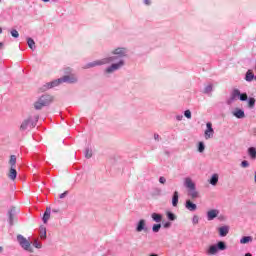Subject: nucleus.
Returning a JSON list of instances; mask_svg holds the SVG:
<instances>
[{
  "mask_svg": "<svg viewBox=\"0 0 256 256\" xmlns=\"http://www.w3.org/2000/svg\"><path fill=\"white\" fill-rule=\"evenodd\" d=\"M255 79V74H253V70H248L245 74V81L251 83Z\"/></svg>",
  "mask_w": 256,
  "mask_h": 256,
  "instance_id": "17",
  "label": "nucleus"
},
{
  "mask_svg": "<svg viewBox=\"0 0 256 256\" xmlns=\"http://www.w3.org/2000/svg\"><path fill=\"white\" fill-rule=\"evenodd\" d=\"M183 185L185 189H187L188 195L189 197H191V199H198L199 192L197 191V186L195 185V182H193V179H191V177L184 178Z\"/></svg>",
  "mask_w": 256,
  "mask_h": 256,
  "instance_id": "3",
  "label": "nucleus"
},
{
  "mask_svg": "<svg viewBox=\"0 0 256 256\" xmlns=\"http://www.w3.org/2000/svg\"><path fill=\"white\" fill-rule=\"evenodd\" d=\"M161 230V224H154L152 227V231L153 233H159V231Z\"/></svg>",
  "mask_w": 256,
  "mask_h": 256,
  "instance_id": "31",
  "label": "nucleus"
},
{
  "mask_svg": "<svg viewBox=\"0 0 256 256\" xmlns=\"http://www.w3.org/2000/svg\"><path fill=\"white\" fill-rule=\"evenodd\" d=\"M254 79L256 80V76H254Z\"/></svg>",
  "mask_w": 256,
  "mask_h": 256,
  "instance_id": "52",
  "label": "nucleus"
},
{
  "mask_svg": "<svg viewBox=\"0 0 256 256\" xmlns=\"http://www.w3.org/2000/svg\"><path fill=\"white\" fill-rule=\"evenodd\" d=\"M39 235L40 239H42L43 241L47 239V228H45V226H40Z\"/></svg>",
  "mask_w": 256,
  "mask_h": 256,
  "instance_id": "18",
  "label": "nucleus"
},
{
  "mask_svg": "<svg viewBox=\"0 0 256 256\" xmlns=\"http://www.w3.org/2000/svg\"><path fill=\"white\" fill-rule=\"evenodd\" d=\"M38 121H39V115L28 117L20 125V131H27V129L35 128L37 126Z\"/></svg>",
  "mask_w": 256,
  "mask_h": 256,
  "instance_id": "4",
  "label": "nucleus"
},
{
  "mask_svg": "<svg viewBox=\"0 0 256 256\" xmlns=\"http://www.w3.org/2000/svg\"><path fill=\"white\" fill-rule=\"evenodd\" d=\"M254 181H255V183H256V171H255V175H254Z\"/></svg>",
  "mask_w": 256,
  "mask_h": 256,
  "instance_id": "49",
  "label": "nucleus"
},
{
  "mask_svg": "<svg viewBox=\"0 0 256 256\" xmlns=\"http://www.w3.org/2000/svg\"><path fill=\"white\" fill-rule=\"evenodd\" d=\"M207 220L213 221L214 219H217L219 217V210L218 209H211L207 212Z\"/></svg>",
  "mask_w": 256,
  "mask_h": 256,
  "instance_id": "11",
  "label": "nucleus"
},
{
  "mask_svg": "<svg viewBox=\"0 0 256 256\" xmlns=\"http://www.w3.org/2000/svg\"><path fill=\"white\" fill-rule=\"evenodd\" d=\"M127 55H129V49L126 47H117L111 51V56L89 62L83 66V69H93V67L109 65L104 69L103 73L107 76L113 75V73L121 71L125 67V57Z\"/></svg>",
  "mask_w": 256,
  "mask_h": 256,
  "instance_id": "1",
  "label": "nucleus"
},
{
  "mask_svg": "<svg viewBox=\"0 0 256 256\" xmlns=\"http://www.w3.org/2000/svg\"><path fill=\"white\" fill-rule=\"evenodd\" d=\"M9 179L12 181H15L17 179V170L13 167L10 168L9 174H8Z\"/></svg>",
  "mask_w": 256,
  "mask_h": 256,
  "instance_id": "21",
  "label": "nucleus"
},
{
  "mask_svg": "<svg viewBox=\"0 0 256 256\" xmlns=\"http://www.w3.org/2000/svg\"><path fill=\"white\" fill-rule=\"evenodd\" d=\"M145 5H151V0H144Z\"/></svg>",
  "mask_w": 256,
  "mask_h": 256,
  "instance_id": "44",
  "label": "nucleus"
},
{
  "mask_svg": "<svg viewBox=\"0 0 256 256\" xmlns=\"http://www.w3.org/2000/svg\"><path fill=\"white\" fill-rule=\"evenodd\" d=\"M9 165H10L12 168L17 167V156H15V155H11V156H10Z\"/></svg>",
  "mask_w": 256,
  "mask_h": 256,
  "instance_id": "24",
  "label": "nucleus"
},
{
  "mask_svg": "<svg viewBox=\"0 0 256 256\" xmlns=\"http://www.w3.org/2000/svg\"><path fill=\"white\" fill-rule=\"evenodd\" d=\"M159 183H161V185H165V183H167V179L165 177L161 176L159 178Z\"/></svg>",
  "mask_w": 256,
  "mask_h": 256,
  "instance_id": "39",
  "label": "nucleus"
},
{
  "mask_svg": "<svg viewBox=\"0 0 256 256\" xmlns=\"http://www.w3.org/2000/svg\"><path fill=\"white\" fill-rule=\"evenodd\" d=\"M241 91L239 89H233L230 98L226 101L227 105H233L237 99H239Z\"/></svg>",
  "mask_w": 256,
  "mask_h": 256,
  "instance_id": "8",
  "label": "nucleus"
},
{
  "mask_svg": "<svg viewBox=\"0 0 256 256\" xmlns=\"http://www.w3.org/2000/svg\"><path fill=\"white\" fill-rule=\"evenodd\" d=\"M151 218L155 223H161V221H163V215L159 213H152Z\"/></svg>",
  "mask_w": 256,
  "mask_h": 256,
  "instance_id": "20",
  "label": "nucleus"
},
{
  "mask_svg": "<svg viewBox=\"0 0 256 256\" xmlns=\"http://www.w3.org/2000/svg\"><path fill=\"white\" fill-rule=\"evenodd\" d=\"M59 197H60V199H65V197H67V192L60 194Z\"/></svg>",
  "mask_w": 256,
  "mask_h": 256,
  "instance_id": "43",
  "label": "nucleus"
},
{
  "mask_svg": "<svg viewBox=\"0 0 256 256\" xmlns=\"http://www.w3.org/2000/svg\"><path fill=\"white\" fill-rule=\"evenodd\" d=\"M167 219H169V221H175V219H177V216H175V214L173 212H167Z\"/></svg>",
  "mask_w": 256,
  "mask_h": 256,
  "instance_id": "30",
  "label": "nucleus"
},
{
  "mask_svg": "<svg viewBox=\"0 0 256 256\" xmlns=\"http://www.w3.org/2000/svg\"><path fill=\"white\" fill-rule=\"evenodd\" d=\"M3 48V42H0V49Z\"/></svg>",
  "mask_w": 256,
  "mask_h": 256,
  "instance_id": "46",
  "label": "nucleus"
},
{
  "mask_svg": "<svg viewBox=\"0 0 256 256\" xmlns=\"http://www.w3.org/2000/svg\"><path fill=\"white\" fill-rule=\"evenodd\" d=\"M248 107L250 108V109H253V107H255V98H253V97H250V98H248Z\"/></svg>",
  "mask_w": 256,
  "mask_h": 256,
  "instance_id": "29",
  "label": "nucleus"
},
{
  "mask_svg": "<svg viewBox=\"0 0 256 256\" xmlns=\"http://www.w3.org/2000/svg\"><path fill=\"white\" fill-rule=\"evenodd\" d=\"M225 249H227V244L219 241L215 245H210L206 253L207 255H217L219 251H225Z\"/></svg>",
  "mask_w": 256,
  "mask_h": 256,
  "instance_id": "6",
  "label": "nucleus"
},
{
  "mask_svg": "<svg viewBox=\"0 0 256 256\" xmlns=\"http://www.w3.org/2000/svg\"><path fill=\"white\" fill-rule=\"evenodd\" d=\"M17 241H18L20 247H22V249H24V251H30V252L33 251L31 249V242H29V240H27V238H25L23 235L18 234Z\"/></svg>",
  "mask_w": 256,
  "mask_h": 256,
  "instance_id": "7",
  "label": "nucleus"
},
{
  "mask_svg": "<svg viewBox=\"0 0 256 256\" xmlns=\"http://www.w3.org/2000/svg\"><path fill=\"white\" fill-rule=\"evenodd\" d=\"M77 81H79V79L74 74L65 75L52 82H47L40 88V91H49V89H53V87H59L61 83H77Z\"/></svg>",
  "mask_w": 256,
  "mask_h": 256,
  "instance_id": "2",
  "label": "nucleus"
},
{
  "mask_svg": "<svg viewBox=\"0 0 256 256\" xmlns=\"http://www.w3.org/2000/svg\"><path fill=\"white\" fill-rule=\"evenodd\" d=\"M203 151H205V143L199 142L198 143V152L203 153Z\"/></svg>",
  "mask_w": 256,
  "mask_h": 256,
  "instance_id": "33",
  "label": "nucleus"
},
{
  "mask_svg": "<svg viewBox=\"0 0 256 256\" xmlns=\"http://www.w3.org/2000/svg\"><path fill=\"white\" fill-rule=\"evenodd\" d=\"M33 246L36 249H41V247H42L41 243L39 241H37V240L34 241Z\"/></svg>",
  "mask_w": 256,
  "mask_h": 256,
  "instance_id": "36",
  "label": "nucleus"
},
{
  "mask_svg": "<svg viewBox=\"0 0 256 256\" xmlns=\"http://www.w3.org/2000/svg\"><path fill=\"white\" fill-rule=\"evenodd\" d=\"M232 115L236 117V119H245V111L241 108H236L233 112Z\"/></svg>",
  "mask_w": 256,
  "mask_h": 256,
  "instance_id": "13",
  "label": "nucleus"
},
{
  "mask_svg": "<svg viewBox=\"0 0 256 256\" xmlns=\"http://www.w3.org/2000/svg\"><path fill=\"white\" fill-rule=\"evenodd\" d=\"M16 215H17V208L12 206L8 211V219H9L10 225H13V220L15 219Z\"/></svg>",
  "mask_w": 256,
  "mask_h": 256,
  "instance_id": "12",
  "label": "nucleus"
},
{
  "mask_svg": "<svg viewBox=\"0 0 256 256\" xmlns=\"http://www.w3.org/2000/svg\"><path fill=\"white\" fill-rule=\"evenodd\" d=\"M248 99H249V97L247 96V93L240 92V96H239L240 101H247Z\"/></svg>",
  "mask_w": 256,
  "mask_h": 256,
  "instance_id": "34",
  "label": "nucleus"
},
{
  "mask_svg": "<svg viewBox=\"0 0 256 256\" xmlns=\"http://www.w3.org/2000/svg\"><path fill=\"white\" fill-rule=\"evenodd\" d=\"M172 205L174 207H177V205H179V192L178 191H174L173 195H172Z\"/></svg>",
  "mask_w": 256,
  "mask_h": 256,
  "instance_id": "16",
  "label": "nucleus"
},
{
  "mask_svg": "<svg viewBox=\"0 0 256 256\" xmlns=\"http://www.w3.org/2000/svg\"><path fill=\"white\" fill-rule=\"evenodd\" d=\"M241 167H243L244 169L247 168V167H249V161L243 160V161L241 162Z\"/></svg>",
  "mask_w": 256,
  "mask_h": 256,
  "instance_id": "38",
  "label": "nucleus"
},
{
  "mask_svg": "<svg viewBox=\"0 0 256 256\" xmlns=\"http://www.w3.org/2000/svg\"><path fill=\"white\" fill-rule=\"evenodd\" d=\"M84 155L86 159H91V157H93V150H91L90 148H86Z\"/></svg>",
  "mask_w": 256,
  "mask_h": 256,
  "instance_id": "28",
  "label": "nucleus"
},
{
  "mask_svg": "<svg viewBox=\"0 0 256 256\" xmlns=\"http://www.w3.org/2000/svg\"><path fill=\"white\" fill-rule=\"evenodd\" d=\"M147 233L149 231V228H147V221L145 219H141L136 224V232L141 233L143 232Z\"/></svg>",
  "mask_w": 256,
  "mask_h": 256,
  "instance_id": "10",
  "label": "nucleus"
},
{
  "mask_svg": "<svg viewBox=\"0 0 256 256\" xmlns=\"http://www.w3.org/2000/svg\"><path fill=\"white\" fill-rule=\"evenodd\" d=\"M248 155H249L250 159L255 161V159H256V148L255 147H249L248 148Z\"/></svg>",
  "mask_w": 256,
  "mask_h": 256,
  "instance_id": "22",
  "label": "nucleus"
},
{
  "mask_svg": "<svg viewBox=\"0 0 256 256\" xmlns=\"http://www.w3.org/2000/svg\"><path fill=\"white\" fill-rule=\"evenodd\" d=\"M10 35H12L14 39H19V31H17L16 29H12L10 31Z\"/></svg>",
  "mask_w": 256,
  "mask_h": 256,
  "instance_id": "32",
  "label": "nucleus"
},
{
  "mask_svg": "<svg viewBox=\"0 0 256 256\" xmlns=\"http://www.w3.org/2000/svg\"><path fill=\"white\" fill-rule=\"evenodd\" d=\"M1 251H3V247L0 246V253H1Z\"/></svg>",
  "mask_w": 256,
  "mask_h": 256,
  "instance_id": "50",
  "label": "nucleus"
},
{
  "mask_svg": "<svg viewBox=\"0 0 256 256\" xmlns=\"http://www.w3.org/2000/svg\"><path fill=\"white\" fill-rule=\"evenodd\" d=\"M245 256H253L251 253H246Z\"/></svg>",
  "mask_w": 256,
  "mask_h": 256,
  "instance_id": "47",
  "label": "nucleus"
},
{
  "mask_svg": "<svg viewBox=\"0 0 256 256\" xmlns=\"http://www.w3.org/2000/svg\"><path fill=\"white\" fill-rule=\"evenodd\" d=\"M213 135H215V130H213V123L207 122L204 137L205 139H213Z\"/></svg>",
  "mask_w": 256,
  "mask_h": 256,
  "instance_id": "9",
  "label": "nucleus"
},
{
  "mask_svg": "<svg viewBox=\"0 0 256 256\" xmlns=\"http://www.w3.org/2000/svg\"><path fill=\"white\" fill-rule=\"evenodd\" d=\"M1 33H3V28H2V27H0V34H1Z\"/></svg>",
  "mask_w": 256,
  "mask_h": 256,
  "instance_id": "48",
  "label": "nucleus"
},
{
  "mask_svg": "<svg viewBox=\"0 0 256 256\" xmlns=\"http://www.w3.org/2000/svg\"><path fill=\"white\" fill-rule=\"evenodd\" d=\"M184 116L186 117V119H191V110L184 111Z\"/></svg>",
  "mask_w": 256,
  "mask_h": 256,
  "instance_id": "37",
  "label": "nucleus"
},
{
  "mask_svg": "<svg viewBox=\"0 0 256 256\" xmlns=\"http://www.w3.org/2000/svg\"><path fill=\"white\" fill-rule=\"evenodd\" d=\"M210 185H217L219 183V175L218 174H213L212 177L209 180Z\"/></svg>",
  "mask_w": 256,
  "mask_h": 256,
  "instance_id": "23",
  "label": "nucleus"
},
{
  "mask_svg": "<svg viewBox=\"0 0 256 256\" xmlns=\"http://www.w3.org/2000/svg\"><path fill=\"white\" fill-rule=\"evenodd\" d=\"M53 102V96L49 94L42 95L38 101L34 103V109L37 111L41 110L42 107H47Z\"/></svg>",
  "mask_w": 256,
  "mask_h": 256,
  "instance_id": "5",
  "label": "nucleus"
},
{
  "mask_svg": "<svg viewBox=\"0 0 256 256\" xmlns=\"http://www.w3.org/2000/svg\"><path fill=\"white\" fill-rule=\"evenodd\" d=\"M2 0H0V3H1Z\"/></svg>",
  "mask_w": 256,
  "mask_h": 256,
  "instance_id": "53",
  "label": "nucleus"
},
{
  "mask_svg": "<svg viewBox=\"0 0 256 256\" xmlns=\"http://www.w3.org/2000/svg\"><path fill=\"white\" fill-rule=\"evenodd\" d=\"M41 1H43V3H49V1L51 0H41Z\"/></svg>",
  "mask_w": 256,
  "mask_h": 256,
  "instance_id": "45",
  "label": "nucleus"
},
{
  "mask_svg": "<svg viewBox=\"0 0 256 256\" xmlns=\"http://www.w3.org/2000/svg\"><path fill=\"white\" fill-rule=\"evenodd\" d=\"M150 256H159V255H157V254H151Z\"/></svg>",
  "mask_w": 256,
  "mask_h": 256,
  "instance_id": "51",
  "label": "nucleus"
},
{
  "mask_svg": "<svg viewBox=\"0 0 256 256\" xmlns=\"http://www.w3.org/2000/svg\"><path fill=\"white\" fill-rule=\"evenodd\" d=\"M154 139H155V141H160L161 136H159V134H154Z\"/></svg>",
  "mask_w": 256,
  "mask_h": 256,
  "instance_id": "42",
  "label": "nucleus"
},
{
  "mask_svg": "<svg viewBox=\"0 0 256 256\" xmlns=\"http://www.w3.org/2000/svg\"><path fill=\"white\" fill-rule=\"evenodd\" d=\"M250 241H253V238L251 236H243L241 239H240V243L242 245H246V243H250Z\"/></svg>",
  "mask_w": 256,
  "mask_h": 256,
  "instance_id": "25",
  "label": "nucleus"
},
{
  "mask_svg": "<svg viewBox=\"0 0 256 256\" xmlns=\"http://www.w3.org/2000/svg\"><path fill=\"white\" fill-rule=\"evenodd\" d=\"M192 223L193 225H197V223H199V216L194 215L192 218Z\"/></svg>",
  "mask_w": 256,
  "mask_h": 256,
  "instance_id": "35",
  "label": "nucleus"
},
{
  "mask_svg": "<svg viewBox=\"0 0 256 256\" xmlns=\"http://www.w3.org/2000/svg\"><path fill=\"white\" fill-rule=\"evenodd\" d=\"M212 92H213V84H208L207 86H205L204 88L205 95H210V93Z\"/></svg>",
  "mask_w": 256,
  "mask_h": 256,
  "instance_id": "27",
  "label": "nucleus"
},
{
  "mask_svg": "<svg viewBox=\"0 0 256 256\" xmlns=\"http://www.w3.org/2000/svg\"><path fill=\"white\" fill-rule=\"evenodd\" d=\"M171 227V222L164 223V229H169Z\"/></svg>",
  "mask_w": 256,
  "mask_h": 256,
  "instance_id": "41",
  "label": "nucleus"
},
{
  "mask_svg": "<svg viewBox=\"0 0 256 256\" xmlns=\"http://www.w3.org/2000/svg\"><path fill=\"white\" fill-rule=\"evenodd\" d=\"M185 208L191 212L197 211V204L193 203L191 200H186Z\"/></svg>",
  "mask_w": 256,
  "mask_h": 256,
  "instance_id": "14",
  "label": "nucleus"
},
{
  "mask_svg": "<svg viewBox=\"0 0 256 256\" xmlns=\"http://www.w3.org/2000/svg\"><path fill=\"white\" fill-rule=\"evenodd\" d=\"M51 217V208H46V211L44 212V215L42 217L43 223H47Z\"/></svg>",
  "mask_w": 256,
  "mask_h": 256,
  "instance_id": "19",
  "label": "nucleus"
},
{
  "mask_svg": "<svg viewBox=\"0 0 256 256\" xmlns=\"http://www.w3.org/2000/svg\"><path fill=\"white\" fill-rule=\"evenodd\" d=\"M176 120L183 121V115H181V114L176 115Z\"/></svg>",
  "mask_w": 256,
  "mask_h": 256,
  "instance_id": "40",
  "label": "nucleus"
},
{
  "mask_svg": "<svg viewBox=\"0 0 256 256\" xmlns=\"http://www.w3.org/2000/svg\"><path fill=\"white\" fill-rule=\"evenodd\" d=\"M220 237H227L229 235V226H222L219 228Z\"/></svg>",
  "mask_w": 256,
  "mask_h": 256,
  "instance_id": "15",
  "label": "nucleus"
},
{
  "mask_svg": "<svg viewBox=\"0 0 256 256\" xmlns=\"http://www.w3.org/2000/svg\"><path fill=\"white\" fill-rule=\"evenodd\" d=\"M27 45L32 51H35V40L33 38H27Z\"/></svg>",
  "mask_w": 256,
  "mask_h": 256,
  "instance_id": "26",
  "label": "nucleus"
}]
</instances>
